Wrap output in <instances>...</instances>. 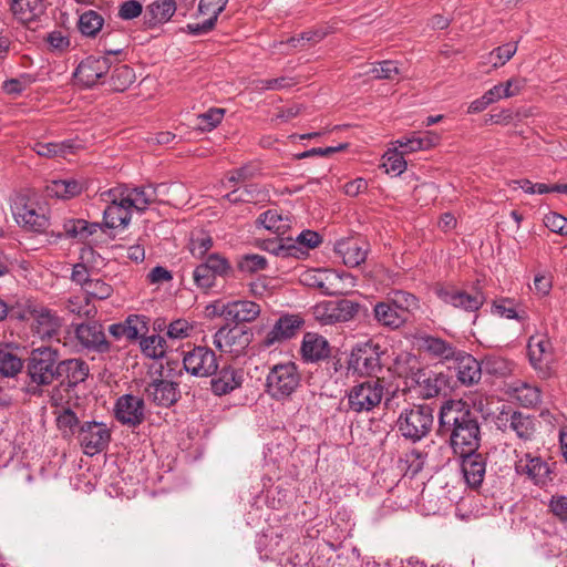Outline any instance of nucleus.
Wrapping results in <instances>:
<instances>
[{
    "label": "nucleus",
    "mask_w": 567,
    "mask_h": 567,
    "mask_svg": "<svg viewBox=\"0 0 567 567\" xmlns=\"http://www.w3.org/2000/svg\"><path fill=\"white\" fill-rule=\"evenodd\" d=\"M517 51V43H506L495 48L488 53V62L492 63L494 69L503 66L509 61Z\"/></svg>",
    "instance_id": "052dcab7"
},
{
    "label": "nucleus",
    "mask_w": 567,
    "mask_h": 567,
    "mask_svg": "<svg viewBox=\"0 0 567 567\" xmlns=\"http://www.w3.org/2000/svg\"><path fill=\"white\" fill-rule=\"evenodd\" d=\"M83 189L82 184L76 179H59L52 181L47 186V193L50 197L68 199L81 194Z\"/></svg>",
    "instance_id": "a19ab883"
},
{
    "label": "nucleus",
    "mask_w": 567,
    "mask_h": 567,
    "mask_svg": "<svg viewBox=\"0 0 567 567\" xmlns=\"http://www.w3.org/2000/svg\"><path fill=\"white\" fill-rule=\"evenodd\" d=\"M23 368L22 360L8 350V346L0 349V374L6 378L17 375Z\"/></svg>",
    "instance_id": "de8ad7c7"
},
{
    "label": "nucleus",
    "mask_w": 567,
    "mask_h": 567,
    "mask_svg": "<svg viewBox=\"0 0 567 567\" xmlns=\"http://www.w3.org/2000/svg\"><path fill=\"white\" fill-rule=\"evenodd\" d=\"M293 241H296V245L302 251L299 254V256H300V255H305L306 250L313 249V248L318 247L321 244L322 239H321L320 235L316 231L303 230L297 236L296 239H293Z\"/></svg>",
    "instance_id": "69168bd1"
},
{
    "label": "nucleus",
    "mask_w": 567,
    "mask_h": 567,
    "mask_svg": "<svg viewBox=\"0 0 567 567\" xmlns=\"http://www.w3.org/2000/svg\"><path fill=\"white\" fill-rule=\"evenodd\" d=\"M526 86V80L523 78H511L505 83H499L491 87L487 92L494 102L502 99H509L520 94Z\"/></svg>",
    "instance_id": "79ce46f5"
},
{
    "label": "nucleus",
    "mask_w": 567,
    "mask_h": 567,
    "mask_svg": "<svg viewBox=\"0 0 567 567\" xmlns=\"http://www.w3.org/2000/svg\"><path fill=\"white\" fill-rule=\"evenodd\" d=\"M420 349L431 359L437 360L451 368L452 361L461 351L453 343L440 337L426 334L419 339Z\"/></svg>",
    "instance_id": "5701e85b"
},
{
    "label": "nucleus",
    "mask_w": 567,
    "mask_h": 567,
    "mask_svg": "<svg viewBox=\"0 0 567 567\" xmlns=\"http://www.w3.org/2000/svg\"><path fill=\"white\" fill-rule=\"evenodd\" d=\"M161 187L162 185H148L135 188L116 187V189L121 192L122 197L118 198L126 203V206L144 212L152 203L157 200V192Z\"/></svg>",
    "instance_id": "bb28decb"
},
{
    "label": "nucleus",
    "mask_w": 567,
    "mask_h": 567,
    "mask_svg": "<svg viewBox=\"0 0 567 567\" xmlns=\"http://www.w3.org/2000/svg\"><path fill=\"white\" fill-rule=\"evenodd\" d=\"M437 435L449 439L455 454L476 452L481 445L478 421L462 400L443 402L439 412Z\"/></svg>",
    "instance_id": "f257e3e1"
},
{
    "label": "nucleus",
    "mask_w": 567,
    "mask_h": 567,
    "mask_svg": "<svg viewBox=\"0 0 567 567\" xmlns=\"http://www.w3.org/2000/svg\"><path fill=\"white\" fill-rule=\"evenodd\" d=\"M439 134L427 131L423 136L413 133L411 136H403L395 141V144L403 148L402 153H413L417 151L429 150L437 144Z\"/></svg>",
    "instance_id": "4c0bfd02"
},
{
    "label": "nucleus",
    "mask_w": 567,
    "mask_h": 567,
    "mask_svg": "<svg viewBox=\"0 0 567 567\" xmlns=\"http://www.w3.org/2000/svg\"><path fill=\"white\" fill-rule=\"evenodd\" d=\"M257 221L278 236H284L291 227L289 216L282 215L277 209H269L260 214Z\"/></svg>",
    "instance_id": "ea45409f"
},
{
    "label": "nucleus",
    "mask_w": 567,
    "mask_h": 567,
    "mask_svg": "<svg viewBox=\"0 0 567 567\" xmlns=\"http://www.w3.org/2000/svg\"><path fill=\"white\" fill-rule=\"evenodd\" d=\"M78 424L79 417L70 408H63L62 411L56 413V425L62 431L63 436L73 434Z\"/></svg>",
    "instance_id": "680f3d73"
},
{
    "label": "nucleus",
    "mask_w": 567,
    "mask_h": 567,
    "mask_svg": "<svg viewBox=\"0 0 567 567\" xmlns=\"http://www.w3.org/2000/svg\"><path fill=\"white\" fill-rule=\"evenodd\" d=\"M436 293L445 303H450L455 308H461L466 311L478 310L485 301V297L482 292L471 295L454 286H442L436 289Z\"/></svg>",
    "instance_id": "b1692460"
},
{
    "label": "nucleus",
    "mask_w": 567,
    "mask_h": 567,
    "mask_svg": "<svg viewBox=\"0 0 567 567\" xmlns=\"http://www.w3.org/2000/svg\"><path fill=\"white\" fill-rule=\"evenodd\" d=\"M213 238L206 233L193 235L189 241V251L195 258H205L213 247Z\"/></svg>",
    "instance_id": "4d7b16f0"
},
{
    "label": "nucleus",
    "mask_w": 567,
    "mask_h": 567,
    "mask_svg": "<svg viewBox=\"0 0 567 567\" xmlns=\"http://www.w3.org/2000/svg\"><path fill=\"white\" fill-rule=\"evenodd\" d=\"M361 305L349 299L328 300L315 307V316L323 324L348 322L360 311Z\"/></svg>",
    "instance_id": "9d476101"
},
{
    "label": "nucleus",
    "mask_w": 567,
    "mask_h": 567,
    "mask_svg": "<svg viewBox=\"0 0 567 567\" xmlns=\"http://www.w3.org/2000/svg\"><path fill=\"white\" fill-rule=\"evenodd\" d=\"M382 354H384L382 347L372 340L358 343L349 355L348 372L359 377H375L382 371Z\"/></svg>",
    "instance_id": "39448f33"
},
{
    "label": "nucleus",
    "mask_w": 567,
    "mask_h": 567,
    "mask_svg": "<svg viewBox=\"0 0 567 567\" xmlns=\"http://www.w3.org/2000/svg\"><path fill=\"white\" fill-rule=\"evenodd\" d=\"M134 81V70L126 64H122L114 68L110 78V85L113 91L123 92L128 89Z\"/></svg>",
    "instance_id": "49530a36"
},
{
    "label": "nucleus",
    "mask_w": 567,
    "mask_h": 567,
    "mask_svg": "<svg viewBox=\"0 0 567 567\" xmlns=\"http://www.w3.org/2000/svg\"><path fill=\"white\" fill-rule=\"evenodd\" d=\"M11 209L17 224L27 230L45 233L50 226L44 209L34 203H28L24 197L16 198Z\"/></svg>",
    "instance_id": "9b49d317"
},
{
    "label": "nucleus",
    "mask_w": 567,
    "mask_h": 567,
    "mask_svg": "<svg viewBox=\"0 0 567 567\" xmlns=\"http://www.w3.org/2000/svg\"><path fill=\"white\" fill-rule=\"evenodd\" d=\"M482 368L486 373L496 377H505L512 372V363L498 355H487Z\"/></svg>",
    "instance_id": "5fc2aeb1"
},
{
    "label": "nucleus",
    "mask_w": 567,
    "mask_h": 567,
    "mask_svg": "<svg viewBox=\"0 0 567 567\" xmlns=\"http://www.w3.org/2000/svg\"><path fill=\"white\" fill-rule=\"evenodd\" d=\"M417 359L410 352L400 353L394 360V372L399 377L411 378L412 373L416 371Z\"/></svg>",
    "instance_id": "13d9d810"
},
{
    "label": "nucleus",
    "mask_w": 567,
    "mask_h": 567,
    "mask_svg": "<svg viewBox=\"0 0 567 567\" xmlns=\"http://www.w3.org/2000/svg\"><path fill=\"white\" fill-rule=\"evenodd\" d=\"M126 328V338L135 340L143 337L147 331V319L145 316L130 315L124 321Z\"/></svg>",
    "instance_id": "bf43d9fd"
},
{
    "label": "nucleus",
    "mask_w": 567,
    "mask_h": 567,
    "mask_svg": "<svg viewBox=\"0 0 567 567\" xmlns=\"http://www.w3.org/2000/svg\"><path fill=\"white\" fill-rule=\"evenodd\" d=\"M118 197L122 196L121 192L116 188H111L100 194L101 200L107 204L103 213V219L109 228L126 227L131 221V208Z\"/></svg>",
    "instance_id": "dca6fc26"
},
{
    "label": "nucleus",
    "mask_w": 567,
    "mask_h": 567,
    "mask_svg": "<svg viewBox=\"0 0 567 567\" xmlns=\"http://www.w3.org/2000/svg\"><path fill=\"white\" fill-rule=\"evenodd\" d=\"M90 373L87 363L81 359H68L60 361L59 378L65 377L68 388H75L84 382Z\"/></svg>",
    "instance_id": "c9c22d12"
},
{
    "label": "nucleus",
    "mask_w": 567,
    "mask_h": 567,
    "mask_svg": "<svg viewBox=\"0 0 567 567\" xmlns=\"http://www.w3.org/2000/svg\"><path fill=\"white\" fill-rule=\"evenodd\" d=\"M303 319L298 315H284L266 332L260 341V346L265 349L281 344L293 338L303 326Z\"/></svg>",
    "instance_id": "a211bd4d"
},
{
    "label": "nucleus",
    "mask_w": 567,
    "mask_h": 567,
    "mask_svg": "<svg viewBox=\"0 0 567 567\" xmlns=\"http://www.w3.org/2000/svg\"><path fill=\"white\" fill-rule=\"evenodd\" d=\"M365 74L378 80H395L400 75V70L395 61L384 60L373 64Z\"/></svg>",
    "instance_id": "6e6d98bb"
},
{
    "label": "nucleus",
    "mask_w": 567,
    "mask_h": 567,
    "mask_svg": "<svg viewBox=\"0 0 567 567\" xmlns=\"http://www.w3.org/2000/svg\"><path fill=\"white\" fill-rule=\"evenodd\" d=\"M383 167L386 173L401 175L406 169V162L403 157V153L389 151L384 156Z\"/></svg>",
    "instance_id": "0e129e2a"
},
{
    "label": "nucleus",
    "mask_w": 567,
    "mask_h": 567,
    "mask_svg": "<svg viewBox=\"0 0 567 567\" xmlns=\"http://www.w3.org/2000/svg\"><path fill=\"white\" fill-rule=\"evenodd\" d=\"M111 61L106 56H87L81 61L74 71V79L83 86L95 85L110 70Z\"/></svg>",
    "instance_id": "412c9836"
},
{
    "label": "nucleus",
    "mask_w": 567,
    "mask_h": 567,
    "mask_svg": "<svg viewBox=\"0 0 567 567\" xmlns=\"http://www.w3.org/2000/svg\"><path fill=\"white\" fill-rule=\"evenodd\" d=\"M78 441L86 455H94L107 447L111 431L102 422L87 421L80 425Z\"/></svg>",
    "instance_id": "ddd939ff"
},
{
    "label": "nucleus",
    "mask_w": 567,
    "mask_h": 567,
    "mask_svg": "<svg viewBox=\"0 0 567 567\" xmlns=\"http://www.w3.org/2000/svg\"><path fill=\"white\" fill-rule=\"evenodd\" d=\"M390 303L404 316V319L408 321L410 315L419 308L417 298L406 291L394 290L386 298Z\"/></svg>",
    "instance_id": "37998d69"
},
{
    "label": "nucleus",
    "mask_w": 567,
    "mask_h": 567,
    "mask_svg": "<svg viewBox=\"0 0 567 567\" xmlns=\"http://www.w3.org/2000/svg\"><path fill=\"white\" fill-rule=\"evenodd\" d=\"M373 318L379 326L389 330H398L408 322L388 299L373 306Z\"/></svg>",
    "instance_id": "f704fd0d"
},
{
    "label": "nucleus",
    "mask_w": 567,
    "mask_h": 567,
    "mask_svg": "<svg viewBox=\"0 0 567 567\" xmlns=\"http://www.w3.org/2000/svg\"><path fill=\"white\" fill-rule=\"evenodd\" d=\"M144 410L143 399L132 394H124L116 400L114 414L120 423L137 426L144 421Z\"/></svg>",
    "instance_id": "4be33fe9"
},
{
    "label": "nucleus",
    "mask_w": 567,
    "mask_h": 567,
    "mask_svg": "<svg viewBox=\"0 0 567 567\" xmlns=\"http://www.w3.org/2000/svg\"><path fill=\"white\" fill-rule=\"evenodd\" d=\"M529 362L543 378L551 374L554 362V348L549 338L544 336H532L527 342Z\"/></svg>",
    "instance_id": "2eb2a0df"
},
{
    "label": "nucleus",
    "mask_w": 567,
    "mask_h": 567,
    "mask_svg": "<svg viewBox=\"0 0 567 567\" xmlns=\"http://www.w3.org/2000/svg\"><path fill=\"white\" fill-rule=\"evenodd\" d=\"M202 260L193 270V280L194 285L203 291L215 287L217 277L228 278L234 274L229 259L219 252H212Z\"/></svg>",
    "instance_id": "423d86ee"
},
{
    "label": "nucleus",
    "mask_w": 567,
    "mask_h": 567,
    "mask_svg": "<svg viewBox=\"0 0 567 567\" xmlns=\"http://www.w3.org/2000/svg\"><path fill=\"white\" fill-rule=\"evenodd\" d=\"M251 340L252 332L249 328L227 324L216 331L213 343L221 352L238 357L245 352Z\"/></svg>",
    "instance_id": "1a4fd4ad"
},
{
    "label": "nucleus",
    "mask_w": 567,
    "mask_h": 567,
    "mask_svg": "<svg viewBox=\"0 0 567 567\" xmlns=\"http://www.w3.org/2000/svg\"><path fill=\"white\" fill-rule=\"evenodd\" d=\"M145 394L148 400L163 408L172 406L181 396L178 383L164 379H157L148 383L145 388Z\"/></svg>",
    "instance_id": "a878e982"
},
{
    "label": "nucleus",
    "mask_w": 567,
    "mask_h": 567,
    "mask_svg": "<svg viewBox=\"0 0 567 567\" xmlns=\"http://www.w3.org/2000/svg\"><path fill=\"white\" fill-rule=\"evenodd\" d=\"M86 297L104 300L111 297L113 288L102 279H92L84 289Z\"/></svg>",
    "instance_id": "e2e57ef3"
},
{
    "label": "nucleus",
    "mask_w": 567,
    "mask_h": 567,
    "mask_svg": "<svg viewBox=\"0 0 567 567\" xmlns=\"http://www.w3.org/2000/svg\"><path fill=\"white\" fill-rule=\"evenodd\" d=\"M97 226V224L89 225L84 219H69L63 223L62 230H59L55 236L85 240L96 231Z\"/></svg>",
    "instance_id": "58836bf2"
},
{
    "label": "nucleus",
    "mask_w": 567,
    "mask_h": 567,
    "mask_svg": "<svg viewBox=\"0 0 567 567\" xmlns=\"http://www.w3.org/2000/svg\"><path fill=\"white\" fill-rule=\"evenodd\" d=\"M264 248L280 257H299L302 252L301 249L296 245L293 238L279 236L277 239L266 240Z\"/></svg>",
    "instance_id": "c03bdc74"
},
{
    "label": "nucleus",
    "mask_w": 567,
    "mask_h": 567,
    "mask_svg": "<svg viewBox=\"0 0 567 567\" xmlns=\"http://www.w3.org/2000/svg\"><path fill=\"white\" fill-rule=\"evenodd\" d=\"M260 306L250 300H235L226 302L219 309V316L227 321L236 324L243 322H252L260 315Z\"/></svg>",
    "instance_id": "393cba45"
},
{
    "label": "nucleus",
    "mask_w": 567,
    "mask_h": 567,
    "mask_svg": "<svg viewBox=\"0 0 567 567\" xmlns=\"http://www.w3.org/2000/svg\"><path fill=\"white\" fill-rule=\"evenodd\" d=\"M65 309L74 315L78 316H85L89 317L92 312V308L89 302L87 297H71L68 299L65 303Z\"/></svg>",
    "instance_id": "774afa93"
},
{
    "label": "nucleus",
    "mask_w": 567,
    "mask_h": 567,
    "mask_svg": "<svg viewBox=\"0 0 567 567\" xmlns=\"http://www.w3.org/2000/svg\"><path fill=\"white\" fill-rule=\"evenodd\" d=\"M183 367L193 377H213L218 369L217 355L206 346H196L192 350L184 352Z\"/></svg>",
    "instance_id": "f8f14e48"
},
{
    "label": "nucleus",
    "mask_w": 567,
    "mask_h": 567,
    "mask_svg": "<svg viewBox=\"0 0 567 567\" xmlns=\"http://www.w3.org/2000/svg\"><path fill=\"white\" fill-rule=\"evenodd\" d=\"M451 364L456 370L457 380L463 385L470 386L480 382L483 372L482 363L472 354L461 350Z\"/></svg>",
    "instance_id": "c85d7f7f"
},
{
    "label": "nucleus",
    "mask_w": 567,
    "mask_h": 567,
    "mask_svg": "<svg viewBox=\"0 0 567 567\" xmlns=\"http://www.w3.org/2000/svg\"><path fill=\"white\" fill-rule=\"evenodd\" d=\"M175 12V0H155L146 8V22L150 27L164 24L171 20Z\"/></svg>",
    "instance_id": "e433bc0d"
},
{
    "label": "nucleus",
    "mask_w": 567,
    "mask_h": 567,
    "mask_svg": "<svg viewBox=\"0 0 567 567\" xmlns=\"http://www.w3.org/2000/svg\"><path fill=\"white\" fill-rule=\"evenodd\" d=\"M75 337L79 343L87 349L100 353L110 350V343L106 340L103 328L99 323H82L75 329Z\"/></svg>",
    "instance_id": "cd10ccee"
},
{
    "label": "nucleus",
    "mask_w": 567,
    "mask_h": 567,
    "mask_svg": "<svg viewBox=\"0 0 567 567\" xmlns=\"http://www.w3.org/2000/svg\"><path fill=\"white\" fill-rule=\"evenodd\" d=\"M301 380L295 362L277 363L269 369L266 377V392L276 401L289 400L301 386Z\"/></svg>",
    "instance_id": "7ed1b4c3"
},
{
    "label": "nucleus",
    "mask_w": 567,
    "mask_h": 567,
    "mask_svg": "<svg viewBox=\"0 0 567 567\" xmlns=\"http://www.w3.org/2000/svg\"><path fill=\"white\" fill-rule=\"evenodd\" d=\"M383 394V381L380 378L369 379L348 391V406L355 413L371 412L381 403Z\"/></svg>",
    "instance_id": "0eeeda50"
},
{
    "label": "nucleus",
    "mask_w": 567,
    "mask_h": 567,
    "mask_svg": "<svg viewBox=\"0 0 567 567\" xmlns=\"http://www.w3.org/2000/svg\"><path fill=\"white\" fill-rule=\"evenodd\" d=\"M497 425L504 432L507 430L515 432L516 436L525 442L533 440L536 432L535 417L520 411L501 412Z\"/></svg>",
    "instance_id": "6ab92c4d"
},
{
    "label": "nucleus",
    "mask_w": 567,
    "mask_h": 567,
    "mask_svg": "<svg viewBox=\"0 0 567 567\" xmlns=\"http://www.w3.org/2000/svg\"><path fill=\"white\" fill-rule=\"evenodd\" d=\"M193 330V326L185 319L172 321L167 327V337L173 340L185 339Z\"/></svg>",
    "instance_id": "338daca9"
},
{
    "label": "nucleus",
    "mask_w": 567,
    "mask_h": 567,
    "mask_svg": "<svg viewBox=\"0 0 567 567\" xmlns=\"http://www.w3.org/2000/svg\"><path fill=\"white\" fill-rule=\"evenodd\" d=\"M514 398L525 408L536 406L542 401L540 390L526 383L514 390Z\"/></svg>",
    "instance_id": "864d4df0"
},
{
    "label": "nucleus",
    "mask_w": 567,
    "mask_h": 567,
    "mask_svg": "<svg viewBox=\"0 0 567 567\" xmlns=\"http://www.w3.org/2000/svg\"><path fill=\"white\" fill-rule=\"evenodd\" d=\"M412 381L423 399H433L446 394L450 386V377L443 372L426 369H416L412 373Z\"/></svg>",
    "instance_id": "f3484780"
},
{
    "label": "nucleus",
    "mask_w": 567,
    "mask_h": 567,
    "mask_svg": "<svg viewBox=\"0 0 567 567\" xmlns=\"http://www.w3.org/2000/svg\"><path fill=\"white\" fill-rule=\"evenodd\" d=\"M60 355L50 347L33 349L27 359V374L30 382L25 392L32 396H42L43 386L52 384L59 378Z\"/></svg>",
    "instance_id": "f03ea898"
},
{
    "label": "nucleus",
    "mask_w": 567,
    "mask_h": 567,
    "mask_svg": "<svg viewBox=\"0 0 567 567\" xmlns=\"http://www.w3.org/2000/svg\"><path fill=\"white\" fill-rule=\"evenodd\" d=\"M10 11L22 24L38 21L45 12L44 0H11Z\"/></svg>",
    "instance_id": "72a5a7b5"
},
{
    "label": "nucleus",
    "mask_w": 567,
    "mask_h": 567,
    "mask_svg": "<svg viewBox=\"0 0 567 567\" xmlns=\"http://www.w3.org/2000/svg\"><path fill=\"white\" fill-rule=\"evenodd\" d=\"M493 312L506 319L525 321L528 316L525 310H517L512 299L503 298L493 303Z\"/></svg>",
    "instance_id": "8fccbe9b"
},
{
    "label": "nucleus",
    "mask_w": 567,
    "mask_h": 567,
    "mask_svg": "<svg viewBox=\"0 0 567 567\" xmlns=\"http://www.w3.org/2000/svg\"><path fill=\"white\" fill-rule=\"evenodd\" d=\"M336 251L342 257L346 266L354 268L365 261L369 244L362 239H343L336 244Z\"/></svg>",
    "instance_id": "7c9ffc66"
},
{
    "label": "nucleus",
    "mask_w": 567,
    "mask_h": 567,
    "mask_svg": "<svg viewBox=\"0 0 567 567\" xmlns=\"http://www.w3.org/2000/svg\"><path fill=\"white\" fill-rule=\"evenodd\" d=\"M434 410L429 404H417L404 409L398 420L399 433L413 443L421 441L432 430L434 423Z\"/></svg>",
    "instance_id": "20e7f679"
},
{
    "label": "nucleus",
    "mask_w": 567,
    "mask_h": 567,
    "mask_svg": "<svg viewBox=\"0 0 567 567\" xmlns=\"http://www.w3.org/2000/svg\"><path fill=\"white\" fill-rule=\"evenodd\" d=\"M140 346L142 352L151 359H161L166 352V340L159 334L143 337Z\"/></svg>",
    "instance_id": "09e8293b"
},
{
    "label": "nucleus",
    "mask_w": 567,
    "mask_h": 567,
    "mask_svg": "<svg viewBox=\"0 0 567 567\" xmlns=\"http://www.w3.org/2000/svg\"><path fill=\"white\" fill-rule=\"evenodd\" d=\"M457 455L462 458V472L466 483L471 487H478L485 476V457L477 451Z\"/></svg>",
    "instance_id": "473e14b6"
},
{
    "label": "nucleus",
    "mask_w": 567,
    "mask_h": 567,
    "mask_svg": "<svg viewBox=\"0 0 567 567\" xmlns=\"http://www.w3.org/2000/svg\"><path fill=\"white\" fill-rule=\"evenodd\" d=\"M301 358L305 362H319L330 355V346L328 340L313 332L305 333L300 347Z\"/></svg>",
    "instance_id": "2f4dec72"
},
{
    "label": "nucleus",
    "mask_w": 567,
    "mask_h": 567,
    "mask_svg": "<svg viewBox=\"0 0 567 567\" xmlns=\"http://www.w3.org/2000/svg\"><path fill=\"white\" fill-rule=\"evenodd\" d=\"M210 380L212 392L215 395H226L240 388L244 382L243 371L231 365H224Z\"/></svg>",
    "instance_id": "c756f323"
},
{
    "label": "nucleus",
    "mask_w": 567,
    "mask_h": 567,
    "mask_svg": "<svg viewBox=\"0 0 567 567\" xmlns=\"http://www.w3.org/2000/svg\"><path fill=\"white\" fill-rule=\"evenodd\" d=\"M260 193L261 192L257 185L247 184L244 187L235 188L226 194L225 199L231 204L252 203L258 200Z\"/></svg>",
    "instance_id": "3c124183"
},
{
    "label": "nucleus",
    "mask_w": 567,
    "mask_h": 567,
    "mask_svg": "<svg viewBox=\"0 0 567 567\" xmlns=\"http://www.w3.org/2000/svg\"><path fill=\"white\" fill-rule=\"evenodd\" d=\"M28 312L32 320V329L41 339H51L59 334L63 320L55 311L28 301Z\"/></svg>",
    "instance_id": "4468645a"
},
{
    "label": "nucleus",
    "mask_w": 567,
    "mask_h": 567,
    "mask_svg": "<svg viewBox=\"0 0 567 567\" xmlns=\"http://www.w3.org/2000/svg\"><path fill=\"white\" fill-rule=\"evenodd\" d=\"M517 474L526 476L537 486H546L553 481L551 470L540 456L525 453L515 464Z\"/></svg>",
    "instance_id": "aec40b11"
},
{
    "label": "nucleus",
    "mask_w": 567,
    "mask_h": 567,
    "mask_svg": "<svg viewBox=\"0 0 567 567\" xmlns=\"http://www.w3.org/2000/svg\"><path fill=\"white\" fill-rule=\"evenodd\" d=\"M267 266V259L258 254H246L240 256L237 260L238 270L250 275L265 270Z\"/></svg>",
    "instance_id": "603ef678"
},
{
    "label": "nucleus",
    "mask_w": 567,
    "mask_h": 567,
    "mask_svg": "<svg viewBox=\"0 0 567 567\" xmlns=\"http://www.w3.org/2000/svg\"><path fill=\"white\" fill-rule=\"evenodd\" d=\"M302 281L316 287L327 296H339L347 293L346 281L349 287L354 286V278L348 272H338L333 269H317L303 274Z\"/></svg>",
    "instance_id": "6e6552de"
},
{
    "label": "nucleus",
    "mask_w": 567,
    "mask_h": 567,
    "mask_svg": "<svg viewBox=\"0 0 567 567\" xmlns=\"http://www.w3.org/2000/svg\"><path fill=\"white\" fill-rule=\"evenodd\" d=\"M103 24L104 19L99 12L87 10L80 16L78 28L83 35L94 38L101 31Z\"/></svg>",
    "instance_id": "a18cd8bd"
}]
</instances>
